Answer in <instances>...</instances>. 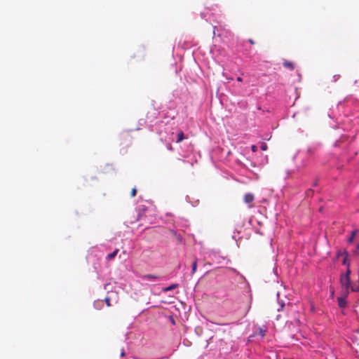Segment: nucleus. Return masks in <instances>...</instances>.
Returning a JSON list of instances; mask_svg holds the SVG:
<instances>
[{
	"label": "nucleus",
	"instance_id": "6",
	"mask_svg": "<svg viewBox=\"0 0 359 359\" xmlns=\"http://www.w3.org/2000/svg\"><path fill=\"white\" fill-rule=\"evenodd\" d=\"M344 253L345 257H344V260H343V262H342V264H343L344 265H346V266L348 267V264H350V262H349V261H348V253L346 250H344Z\"/></svg>",
	"mask_w": 359,
	"mask_h": 359
},
{
	"label": "nucleus",
	"instance_id": "12",
	"mask_svg": "<svg viewBox=\"0 0 359 359\" xmlns=\"http://www.w3.org/2000/svg\"><path fill=\"white\" fill-rule=\"evenodd\" d=\"M197 269V259H196L192 264V273H194L196 271Z\"/></svg>",
	"mask_w": 359,
	"mask_h": 359
},
{
	"label": "nucleus",
	"instance_id": "15",
	"mask_svg": "<svg viewBox=\"0 0 359 359\" xmlns=\"http://www.w3.org/2000/svg\"><path fill=\"white\" fill-rule=\"evenodd\" d=\"M137 194V189L135 188H133L132 190H131V193H130V195L132 197H134Z\"/></svg>",
	"mask_w": 359,
	"mask_h": 359
},
{
	"label": "nucleus",
	"instance_id": "14",
	"mask_svg": "<svg viewBox=\"0 0 359 359\" xmlns=\"http://www.w3.org/2000/svg\"><path fill=\"white\" fill-rule=\"evenodd\" d=\"M350 289L353 292H358L359 291V285H351Z\"/></svg>",
	"mask_w": 359,
	"mask_h": 359
},
{
	"label": "nucleus",
	"instance_id": "5",
	"mask_svg": "<svg viewBox=\"0 0 359 359\" xmlns=\"http://www.w3.org/2000/svg\"><path fill=\"white\" fill-rule=\"evenodd\" d=\"M283 65L285 68L289 69L290 70H293L294 69V65L293 64V62H292L290 61L284 60Z\"/></svg>",
	"mask_w": 359,
	"mask_h": 359
},
{
	"label": "nucleus",
	"instance_id": "10",
	"mask_svg": "<svg viewBox=\"0 0 359 359\" xmlns=\"http://www.w3.org/2000/svg\"><path fill=\"white\" fill-rule=\"evenodd\" d=\"M177 287H178L177 284H172V285H170L169 287L163 289V291L168 292V291H170L172 290L177 288Z\"/></svg>",
	"mask_w": 359,
	"mask_h": 359
},
{
	"label": "nucleus",
	"instance_id": "24",
	"mask_svg": "<svg viewBox=\"0 0 359 359\" xmlns=\"http://www.w3.org/2000/svg\"><path fill=\"white\" fill-rule=\"evenodd\" d=\"M317 184H318V182H317V181H316V182H314L313 186L316 187V186H317Z\"/></svg>",
	"mask_w": 359,
	"mask_h": 359
},
{
	"label": "nucleus",
	"instance_id": "20",
	"mask_svg": "<svg viewBox=\"0 0 359 359\" xmlns=\"http://www.w3.org/2000/svg\"><path fill=\"white\" fill-rule=\"evenodd\" d=\"M344 255V252H341V251H339V252L337 253V256H338V257H339V256H341V255Z\"/></svg>",
	"mask_w": 359,
	"mask_h": 359
},
{
	"label": "nucleus",
	"instance_id": "21",
	"mask_svg": "<svg viewBox=\"0 0 359 359\" xmlns=\"http://www.w3.org/2000/svg\"><path fill=\"white\" fill-rule=\"evenodd\" d=\"M248 41H249L251 44H254V43H255L254 41H253L252 39H250L248 40Z\"/></svg>",
	"mask_w": 359,
	"mask_h": 359
},
{
	"label": "nucleus",
	"instance_id": "19",
	"mask_svg": "<svg viewBox=\"0 0 359 359\" xmlns=\"http://www.w3.org/2000/svg\"><path fill=\"white\" fill-rule=\"evenodd\" d=\"M312 194V190L311 189H309L307 191H306V195L307 196H310Z\"/></svg>",
	"mask_w": 359,
	"mask_h": 359
},
{
	"label": "nucleus",
	"instance_id": "18",
	"mask_svg": "<svg viewBox=\"0 0 359 359\" xmlns=\"http://www.w3.org/2000/svg\"><path fill=\"white\" fill-rule=\"evenodd\" d=\"M261 149L265 151L267 149V146L265 144H264L263 145H262Z\"/></svg>",
	"mask_w": 359,
	"mask_h": 359
},
{
	"label": "nucleus",
	"instance_id": "2",
	"mask_svg": "<svg viewBox=\"0 0 359 359\" xmlns=\"http://www.w3.org/2000/svg\"><path fill=\"white\" fill-rule=\"evenodd\" d=\"M255 200L254 194L251 193L245 194L243 198L244 202L248 205L249 208H252L254 207L253 201Z\"/></svg>",
	"mask_w": 359,
	"mask_h": 359
},
{
	"label": "nucleus",
	"instance_id": "11",
	"mask_svg": "<svg viewBox=\"0 0 359 359\" xmlns=\"http://www.w3.org/2000/svg\"><path fill=\"white\" fill-rule=\"evenodd\" d=\"M266 330L262 327L258 328V334L262 337H264L265 336Z\"/></svg>",
	"mask_w": 359,
	"mask_h": 359
},
{
	"label": "nucleus",
	"instance_id": "7",
	"mask_svg": "<svg viewBox=\"0 0 359 359\" xmlns=\"http://www.w3.org/2000/svg\"><path fill=\"white\" fill-rule=\"evenodd\" d=\"M118 252V249H116L113 252H111V253L109 254V255L107 256V257H106V258H107V259L110 260V259H114V258L116 256V255H117Z\"/></svg>",
	"mask_w": 359,
	"mask_h": 359
},
{
	"label": "nucleus",
	"instance_id": "25",
	"mask_svg": "<svg viewBox=\"0 0 359 359\" xmlns=\"http://www.w3.org/2000/svg\"><path fill=\"white\" fill-rule=\"evenodd\" d=\"M357 248H358V249H359V244H358V245H357Z\"/></svg>",
	"mask_w": 359,
	"mask_h": 359
},
{
	"label": "nucleus",
	"instance_id": "3",
	"mask_svg": "<svg viewBox=\"0 0 359 359\" xmlns=\"http://www.w3.org/2000/svg\"><path fill=\"white\" fill-rule=\"evenodd\" d=\"M347 296L348 295H345V292H342V296L337 297L338 306L340 308L344 309L346 306L347 302L346 298Z\"/></svg>",
	"mask_w": 359,
	"mask_h": 359
},
{
	"label": "nucleus",
	"instance_id": "9",
	"mask_svg": "<svg viewBox=\"0 0 359 359\" xmlns=\"http://www.w3.org/2000/svg\"><path fill=\"white\" fill-rule=\"evenodd\" d=\"M184 140V134L182 131H180L178 134H177V142L179 143V142H181L182 140Z\"/></svg>",
	"mask_w": 359,
	"mask_h": 359
},
{
	"label": "nucleus",
	"instance_id": "16",
	"mask_svg": "<svg viewBox=\"0 0 359 359\" xmlns=\"http://www.w3.org/2000/svg\"><path fill=\"white\" fill-rule=\"evenodd\" d=\"M104 302H106V304L107 305V306H111L110 298L109 297H106L104 299Z\"/></svg>",
	"mask_w": 359,
	"mask_h": 359
},
{
	"label": "nucleus",
	"instance_id": "4",
	"mask_svg": "<svg viewBox=\"0 0 359 359\" xmlns=\"http://www.w3.org/2000/svg\"><path fill=\"white\" fill-rule=\"evenodd\" d=\"M142 278L147 280H156L159 279V277L151 274H147L143 276Z\"/></svg>",
	"mask_w": 359,
	"mask_h": 359
},
{
	"label": "nucleus",
	"instance_id": "13",
	"mask_svg": "<svg viewBox=\"0 0 359 359\" xmlns=\"http://www.w3.org/2000/svg\"><path fill=\"white\" fill-rule=\"evenodd\" d=\"M350 274H351L350 264H348V267H347L346 273L344 274H342L341 276H347V277H350Z\"/></svg>",
	"mask_w": 359,
	"mask_h": 359
},
{
	"label": "nucleus",
	"instance_id": "17",
	"mask_svg": "<svg viewBox=\"0 0 359 359\" xmlns=\"http://www.w3.org/2000/svg\"><path fill=\"white\" fill-rule=\"evenodd\" d=\"M251 149L253 152H256L257 151V147L255 145H252Z\"/></svg>",
	"mask_w": 359,
	"mask_h": 359
},
{
	"label": "nucleus",
	"instance_id": "1",
	"mask_svg": "<svg viewBox=\"0 0 359 359\" xmlns=\"http://www.w3.org/2000/svg\"><path fill=\"white\" fill-rule=\"evenodd\" d=\"M340 283L344 290L342 292H345V295H348L349 289L351 287V278L347 277V276H340Z\"/></svg>",
	"mask_w": 359,
	"mask_h": 359
},
{
	"label": "nucleus",
	"instance_id": "23",
	"mask_svg": "<svg viewBox=\"0 0 359 359\" xmlns=\"http://www.w3.org/2000/svg\"><path fill=\"white\" fill-rule=\"evenodd\" d=\"M121 356H124L125 355V351L124 350H122L121 353Z\"/></svg>",
	"mask_w": 359,
	"mask_h": 359
},
{
	"label": "nucleus",
	"instance_id": "8",
	"mask_svg": "<svg viewBox=\"0 0 359 359\" xmlns=\"http://www.w3.org/2000/svg\"><path fill=\"white\" fill-rule=\"evenodd\" d=\"M358 232V231L356 229V230H354L351 232V235L350 236V238L348 239V242L349 243H353L354 238H355V235L357 234V233Z\"/></svg>",
	"mask_w": 359,
	"mask_h": 359
},
{
	"label": "nucleus",
	"instance_id": "22",
	"mask_svg": "<svg viewBox=\"0 0 359 359\" xmlns=\"http://www.w3.org/2000/svg\"><path fill=\"white\" fill-rule=\"evenodd\" d=\"M237 81H239V82H241V81H243V79H242V78H241V77L238 76V77L237 78Z\"/></svg>",
	"mask_w": 359,
	"mask_h": 359
}]
</instances>
